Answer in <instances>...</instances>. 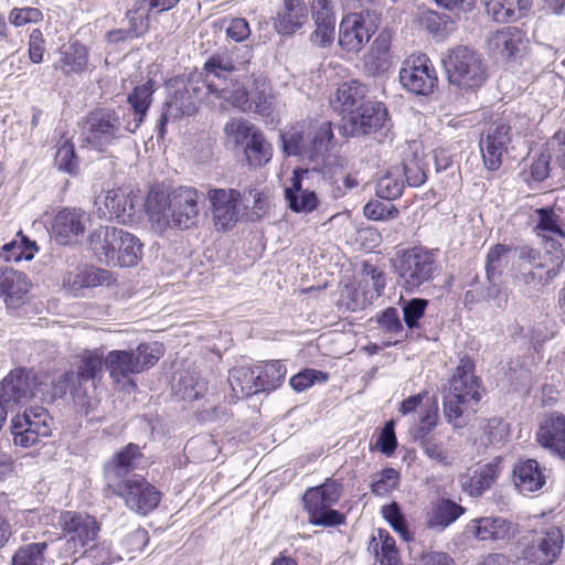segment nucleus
I'll return each mask as SVG.
<instances>
[{"mask_svg":"<svg viewBox=\"0 0 565 565\" xmlns=\"http://www.w3.org/2000/svg\"><path fill=\"white\" fill-rule=\"evenodd\" d=\"M332 145H324L321 150L319 159H312L309 164L311 169L321 172L322 175L331 182L337 183L340 177L344 173L347 160L345 158L331 153Z\"/></svg>","mask_w":565,"mask_h":565,"instance_id":"obj_43","label":"nucleus"},{"mask_svg":"<svg viewBox=\"0 0 565 565\" xmlns=\"http://www.w3.org/2000/svg\"><path fill=\"white\" fill-rule=\"evenodd\" d=\"M402 86L415 95L428 96L438 86L437 72L425 54L406 58L399 70Z\"/></svg>","mask_w":565,"mask_h":565,"instance_id":"obj_12","label":"nucleus"},{"mask_svg":"<svg viewBox=\"0 0 565 565\" xmlns=\"http://www.w3.org/2000/svg\"><path fill=\"white\" fill-rule=\"evenodd\" d=\"M120 228L114 226H99L88 236V244L100 263L111 265L115 252L120 239Z\"/></svg>","mask_w":565,"mask_h":565,"instance_id":"obj_36","label":"nucleus"},{"mask_svg":"<svg viewBox=\"0 0 565 565\" xmlns=\"http://www.w3.org/2000/svg\"><path fill=\"white\" fill-rule=\"evenodd\" d=\"M439 419L438 406L436 402L426 406L418 424L412 428L413 439L416 443H419L426 438L433 437L430 435L431 430L437 426Z\"/></svg>","mask_w":565,"mask_h":565,"instance_id":"obj_54","label":"nucleus"},{"mask_svg":"<svg viewBox=\"0 0 565 565\" xmlns=\"http://www.w3.org/2000/svg\"><path fill=\"white\" fill-rule=\"evenodd\" d=\"M401 473L394 468L382 469L374 476L371 491L376 497H386L399 484Z\"/></svg>","mask_w":565,"mask_h":565,"instance_id":"obj_55","label":"nucleus"},{"mask_svg":"<svg viewBox=\"0 0 565 565\" xmlns=\"http://www.w3.org/2000/svg\"><path fill=\"white\" fill-rule=\"evenodd\" d=\"M366 93V86L360 81H348L339 85L330 104L335 111L352 115L353 109L364 99Z\"/></svg>","mask_w":565,"mask_h":565,"instance_id":"obj_41","label":"nucleus"},{"mask_svg":"<svg viewBox=\"0 0 565 565\" xmlns=\"http://www.w3.org/2000/svg\"><path fill=\"white\" fill-rule=\"evenodd\" d=\"M427 306L428 300L423 298H413L403 303V319L409 329L418 328V321L424 317Z\"/></svg>","mask_w":565,"mask_h":565,"instance_id":"obj_64","label":"nucleus"},{"mask_svg":"<svg viewBox=\"0 0 565 565\" xmlns=\"http://www.w3.org/2000/svg\"><path fill=\"white\" fill-rule=\"evenodd\" d=\"M254 372L259 375L257 382L260 392L274 391L281 385L286 375V366L280 361H271L254 366Z\"/></svg>","mask_w":565,"mask_h":565,"instance_id":"obj_49","label":"nucleus"},{"mask_svg":"<svg viewBox=\"0 0 565 565\" xmlns=\"http://www.w3.org/2000/svg\"><path fill=\"white\" fill-rule=\"evenodd\" d=\"M388 125L387 108L382 102H367L358 113L343 119L342 131L345 136L359 137L374 134Z\"/></svg>","mask_w":565,"mask_h":565,"instance_id":"obj_15","label":"nucleus"},{"mask_svg":"<svg viewBox=\"0 0 565 565\" xmlns=\"http://www.w3.org/2000/svg\"><path fill=\"white\" fill-rule=\"evenodd\" d=\"M480 381L475 375V363L470 358H462L449 380L447 394L444 396V416L455 428L463 427L466 417L476 412L481 399Z\"/></svg>","mask_w":565,"mask_h":565,"instance_id":"obj_3","label":"nucleus"},{"mask_svg":"<svg viewBox=\"0 0 565 565\" xmlns=\"http://www.w3.org/2000/svg\"><path fill=\"white\" fill-rule=\"evenodd\" d=\"M184 93V88L179 87L166 102L157 125L159 139H163L166 135V126L170 120H177L183 116L189 117L196 113L199 105L191 98L189 94Z\"/></svg>","mask_w":565,"mask_h":565,"instance_id":"obj_29","label":"nucleus"},{"mask_svg":"<svg viewBox=\"0 0 565 565\" xmlns=\"http://www.w3.org/2000/svg\"><path fill=\"white\" fill-rule=\"evenodd\" d=\"M73 384L77 386L73 371L65 372L53 384L51 391L47 390V385L45 383L39 382V396L43 401L52 402L56 397L64 396L68 388L70 392L72 393Z\"/></svg>","mask_w":565,"mask_h":565,"instance_id":"obj_57","label":"nucleus"},{"mask_svg":"<svg viewBox=\"0 0 565 565\" xmlns=\"http://www.w3.org/2000/svg\"><path fill=\"white\" fill-rule=\"evenodd\" d=\"M443 62L449 83L461 90L472 92L486 83L484 58L471 46L458 45L449 50Z\"/></svg>","mask_w":565,"mask_h":565,"instance_id":"obj_6","label":"nucleus"},{"mask_svg":"<svg viewBox=\"0 0 565 565\" xmlns=\"http://www.w3.org/2000/svg\"><path fill=\"white\" fill-rule=\"evenodd\" d=\"M562 210L553 206L540 207L535 210L536 224L534 227L537 236L550 241L552 247L556 250V242L565 238V222L562 217Z\"/></svg>","mask_w":565,"mask_h":565,"instance_id":"obj_31","label":"nucleus"},{"mask_svg":"<svg viewBox=\"0 0 565 565\" xmlns=\"http://www.w3.org/2000/svg\"><path fill=\"white\" fill-rule=\"evenodd\" d=\"M163 345L159 342L140 343L136 350H113L105 358V366L110 377L120 382L153 366L163 355Z\"/></svg>","mask_w":565,"mask_h":565,"instance_id":"obj_8","label":"nucleus"},{"mask_svg":"<svg viewBox=\"0 0 565 565\" xmlns=\"http://www.w3.org/2000/svg\"><path fill=\"white\" fill-rule=\"evenodd\" d=\"M545 471L535 459H520L512 470L514 486L524 494L539 491L546 483Z\"/></svg>","mask_w":565,"mask_h":565,"instance_id":"obj_28","label":"nucleus"},{"mask_svg":"<svg viewBox=\"0 0 565 565\" xmlns=\"http://www.w3.org/2000/svg\"><path fill=\"white\" fill-rule=\"evenodd\" d=\"M511 140V126L501 119L491 122L483 131L479 146L488 170L497 171L501 167Z\"/></svg>","mask_w":565,"mask_h":565,"instance_id":"obj_17","label":"nucleus"},{"mask_svg":"<svg viewBox=\"0 0 565 565\" xmlns=\"http://www.w3.org/2000/svg\"><path fill=\"white\" fill-rule=\"evenodd\" d=\"M10 429L14 445L23 448H30L43 439L42 436L30 429V426H26L25 423H22L21 419H18L15 416L11 419Z\"/></svg>","mask_w":565,"mask_h":565,"instance_id":"obj_59","label":"nucleus"},{"mask_svg":"<svg viewBox=\"0 0 565 565\" xmlns=\"http://www.w3.org/2000/svg\"><path fill=\"white\" fill-rule=\"evenodd\" d=\"M254 367H236L231 371L228 382L237 397H249L260 392Z\"/></svg>","mask_w":565,"mask_h":565,"instance_id":"obj_47","label":"nucleus"},{"mask_svg":"<svg viewBox=\"0 0 565 565\" xmlns=\"http://www.w3.org/2000/svg\"><path fill=\"white\" fill-rule=\"evenodd\" d=\"M236 67L227 53L210 56L200 72L205 82L206 90L220 100L230 104L239 83L234 79Z\"/></svg>","mask_w":565,"mask_h":565,"instance_id":"obj_11","label":"nucleus"},{"mask_svg":"<svg viewBox=\"0 0 565 565\" xmlns=\"http://www.w3.org/2000/svg\"><path fill=\"white\" fill-rule=\"evenodd\" d=\"M149 13L148 8L143 2L138 3V6L127 12V19L129 21V29L127 30V35L131 38L141 36L149 26Z\"/></svg>","mask_w":565,"mask_h":565,"instance_id":"obj_61","label":"nucleus"},{"mask_svg":"<svg viewBox=\"0 0 565 565\" xmlns=\"http://www.w3.org/2000/svg\"><path fill=\"white\" fill-rule=\"evenodd\" d=\"M55 166L58 170L74 173L78 168V161L75 154L73 143L65 139L57 143V151L55 154Z\"/></svg>","mask_w":565,"mask_h":565,"instance_id":"obj_60","label":"nucleus"},{"mask_svg":"<svg viewBox=\"0 0 565 565\" xmlns=\"http://www.w3.org/2000/svg\"><path fill=\"white\" fill-rule=\"evenodd\" d=\"M527 43L525 33L516 26L502 28L488 39L489 51L501 58L515 57Z\"/></svg>","mask_w":565,"mask_h":565,"instance_id":"obj_26","label":"nucleus"},{"mask_svg":"<svg viewBox=\"0 0 565 565\" xmlns=\"http://www.w3.org/2000/svg\"><path fill=\"white\" fill-rule=\"evenodd\" d=\"M498 477L495 463L477 465L460 477L462 491L470 497H480Z\"/></svg>","mask_w":565,"mask_h":565,"instance_id":"obj_34","label":"nucleus"},{"mask_svg":"<svg viewBox=\"0 0 565 565\" xmlns=\"http://www.w3.org/2000/svg\"><path fill=\"white\" fill-rule=\"evenodd\" d=\"M486 11L495 22L507 23L525 17L533 0H484Z\"/></svg>","mask_w":565,"mask_h":565,"instance_id":"obj_39","label":"nucleus"},{"mask_svg":"<svg viewBox=\"0 0 565 565\" xmlns=\"http://www.w3.org/2000/svg\"><path fill=\"white\" fill-rule=\"evenodd\" d=\"M39 396V382L31 371L14 369L0 382V404L12 408Z\"/></svg>","mask_w":565,"mask_h":565,"instance_id":"obj_18","label":"nucleus"},{"mask_svg":"<svg viewBox=\"0 0 565 565\" xmlns=\"http://www.w3.org/2000/svg\"><path fill=\"white\" fill-rule=\"evenodd\" d=\"M563 259V252H556L554 257L551 258V264H547L546 260H541L521 270L522 280L531 288L545 286L558 275Z\"/></svg>","mask_w":565,"mask_h":565,"instance_id":"obj_42","label":"nucleus"},{"mask_svg":"<svg viewBox=\"0 0 565 565\" xmlns=\"http://www.w3.org/2000/svg\"><path fill=\"white\" fill-rule=\"evenodd\" d=\"M53 67L64 75L82 74L88 65V50L78 41L64 44Z\"/></svg>","mask_w":565,"mask_h":565,"instance_id":"obj_38","label":"nucleus"},{"mask_svg":"<svg viewBox=\"0 0 565 565\" xmlns=\"http://www.w3.org/2000/svg\"><path fill=\"white\" fill-rule=\"evenodd\" d=\"M245 154L249 164L253 166H262L270 160L271 147L265 141L262 131L254 135L253 139L248 141L245 147Z\"/></svg>","mask_w":565,"mask_h":565,"instance_id":"obj_56","label":"nucleus"},{"mask_svg":"<svg viewBox=\"0 0 565 565\" xmlns=\"http://www.w3.org/2000/svg\"><path fill=\"white\" fill-rule=\"evenodd\" d=\"M225 131L235 145H244L245 147L254 135L260 132L259 129L246 120H233L226 124Z\"/></svg>","mask_w":565,"mask_h":565,"instance_id":"obj_62","label":"nucleus"},{"mask_svg":"<svg viewBox=\"0 0 565 565\" xmlns=\"http://www.w3.org/2000/svg\"><path fill=\"white\" fill-rule=\"evenodd\" d=\"M308 175L309 169H296L290 179V185L285 189V199L289 209L295 213L310 214L320 204L316 191L305 186Z\"/></svg>","mask_w":565,"mask_h":565,"instance_id":"obj_22","label":"nucleus"},{"mask_svg":"<svg viewBox=\"0 0 565 565\" xmlns=\"http://www.w3.org/2000/svg\"><path fill=\"white\" fill-rule=\"evenodd\" d=\"M539 444L565 459V416L551 413L544 417L536 434Z\"/></svg>","mask_w":565,"mask_h":565,"instance_id":"obj_27","label":"nucleus"},{"mask_svg":"<svg viewBox=\"0 0 565 565\" xmlns=\"http://www.w3.org/2000/svg\"><path fill=\"white\" fill-rule=\"evenodd\" d=\"M466 512V508L451 499L438 500L427 513L426 526L435 532H443Z\"/></svg>","mask_w":565,"mask_h":565,"instance_id":"obj_40","label":"nucleus"},{"mask_svg":"<svg viewBox=\"0 0 565 565\" xmlns=\"http://www.w3.org/2000/svg\"><path fill=\"white\" fill-rule=\"evenodd\" d=\"M391 36L382 32L373 41L370 51L363 56L364 71L371 76H380L392 67L390 53Z\"/></svg>","mask_w":565,"mask_h":565,"instance_id":"obj_33","label":"nucleus"},{"mask_svg":"<svg viewBox=\"0 0 565 565\" xmlns=\"http://www.w3.org/2000/svg\"><path fill=\"white\" fill-rule=\"evenodd\" d=\"M282 150L287 156H297L309 163L318 160L324 145L334 143L330 121L303 120L280 134Z\"/></svg>","mask_w":565,"mask_h":565,"instance_id":"obj_5","label":"nucleus"},{"mask_svg":"<svg viewBox=\"0 0 565 565\" xmlns=\"http://www.w3.org/2000/svg\"><path fill=\"white\" fill-rule=\"evenodd\" d=\"M564 535L558 526L546 524L532 531L523 545L520 559L525 565H553L561 555Z\"/></svg>","mask_w":565,"mask_h":565,"instance_id":"obj_10","label":"nucleus"},{"mask_svg":"<svg viewBox=\"0 0 565 565\" xmlns=\"http://www.w3.org/2000/svg\"><path fill=\"white\" fill-rule=\"evenodd\" d=\"M200 193L193 186L181 185L169 193L151 190L146 210L152 227L160 233L168 230L184 231L198 225Z\"/></svg>","mask_w":565,"mask_h":565,"instance_id":"obj_2","label":"nucleus"},{"mask_svg":"<svg viewBox=\"0 0 565 565\" xmlns=\"http://www.w3.org/2000/svg\"><path fill=\"white\" fill-rule=\"evenodd\" d=\"M96 214L99 218L130 220L134 211V198L122 189L108 190L95 200Z\"/></svg>","mask_w":565,"mask_h":565,"instance_id":"obj_24","label":"nucleus"},{"mask_svg":"<svg viewBox=\"0 0 565 565\" xmlns=\"http://www.w3.org/2000/svg\"><path fill=\"white\" fill-rule=\"evenodd\" d=\"M510 252L511 247L504 244H497L489 249L486 259L487 280L500 279L509 264Z\"/></svg>","mask_w":565,"mask_h":565,"instance_id":"obj_52","label":"nucleus"},{"mask_svg":"<svg viewBox=\"0 0 565 565\" xmlns=\"http://www.w3.org/2000/svg\"><path fill=\"white\" fill-rule=\"evenodd\" d=\"M62 535L53 537V548L57 550L60 562L67 561L75 555H84L96 542L100 525L96 518L86 513L64 512L60 518Z\"/></svg>","mask_w":565,"mask_h":565,"instance_id":"obj_4","label":"nucleus"},{"mask_svg":"<svg viewBox=\"0 0 565 565\" xmlns=\"http://www.w3.org/2000/svg\"><path fill=\"white\" fill-rule=\"evenodd\" d=\"M29 287L28 277L22 271L9 267L0 269V297L4 298L8 307H18Z\"/></svg>","mask_w":565,"mask_h":565,"instance_id":"obj_35","label":"nucleus"},{"mask_svg":"<svg viewBox=\"0 0 565 565\" xmlns=\"http://www.w3.org/2000/svg\"><path fill=\"white\" fill-rule=\"evenodd\" d=\"M467 531L478 541L509 542L519 533V525L502 516H483L471 520Z\"/></svg>","mask_w":565,"mask_h":565,"instance_id":"obj_20","label":"nucleus"},{"mask_svg":"<svg viewBox=\"0 0 565 565\" xmlns=\"http://www.w3.org/2000/svg\"><path fill=\"white\" fill-rule=\"evenodd\" d=\"M308 7L303 0H284L275 18V28L280 34H294L308 22Z\"/></svg>","mask_w":565,"mask_h":565,"instance_id":"obj_32","label":"nucleus"},{"mask_svg":"<svg viewBox=\"0 0 565 565\" xmlns=\"http://www.w3.org/2000/svg\"><path fill=\"white\" fill-rule=\"evenodd\" d=\"M172 388L182 399L195 401L206 392V382L195 373L174 374Z\"/></svg>","mask_w":565,"mask_h":565,"instance_id":"obj_46","label":"nucleus"},{"mask_svg":"<svg viewBox=\"0 0 565 565\" xmlns=\"http://www.w3.org/2000/svg\"><path fill=\"white\" fill-rule=\"evenodd\" d=\"M369 551H373L381 565H399V555L393 536L384 530L379 529L369 543Z\"/></svg>","mask_w":565,"mask_h":565,"instance_id":"obj_45","label":"nucleus"},{"mask_svg":"<svg viewBox=\"0 0 565 565\" xmlns=\"http://www.w3.org/2000/svg\"><path fill=\"white\" fill-rule=\"evenodd\" d=\"M212 221L216 231L233 228L241 217L242 194L235 189H211L207 193Z\"/></svg>","mask_w":565,"mask_h":565,"instance_id":"obj_16","label":"nucleus"},{"mask_svg":"<svg viewBox=\"0 0 565 565\" xmlns=\"http://www.w3.org/2000/svg\"><path fill=\"white\" fill-rule=\"evenodd\" d=\"M405 180L402 177V170L391 167L387 172L379 179L376 183V195L386 201H393L399 198L405 188Z\"/></svg>","mask_w":565,"mask_h":565,"instance_id":"obj_50","label":"nucleus"},{"mask_svg":"<svg viewBox=\"0 0 565 565\" xmlns=\"http://www.w3.org/2000/svg\"><path fill=\"white\" fill-rule=\"evenodd\" d=\"M153 92L154 83L149 79L127 96L129 108L103 107L90 111L83 122V142L93 150L106 152L135 134L147 117Z\"/></svg>","mask_w":565,"mask_h":565,"instance_id":"obj_1","label":"nucleus"},{"mask_svg":"<svg viewBox=\"0 0 565 565\" xmlns=\"http://www.w3.org/2000/svg\"><path fill=\"white\" fill-rule=\"evenodd\" d=\"M274 104V95L269 82L263 75L254 76L248 86H238L230 105L242 111L269 115Z\"/></svg>","mask_w":565,"mask_h":565,"instance_id":"obj_14","label":"nucleus"},{"mask_svg":"<svg viewBox=\"0 0 565 565\" xmlns=\"http://www.w3.org/2000/svg\"><path fill=\"white\" fill-rule=\"evenodd\" d=\"M375 28L362 13L344 17L340 23L339 44L347 52H359L369 42Z\"/></svg>","mask_w":565,"mask_h":565,"instance_id":"obj_21","label":"nucleus"},{"mask_svg":"<svg viewBox=\"0 0 565 565\" xmlns=\"http://www.w3.org/2000/svg\"><path fill=\"white\" fill-rule=\"evenodd\" d=\"M120 239L115 252L114 260L111 265H119L121 267H131L138 264L142 244L139 238L135 235L120 228Z\"/></svg>","mask_w":565,"mask_h":565,"instance_id":"obj_44","label":"nucleus"},{"mask_svg":"<svg viewBox=\"0 0 565 565\" xmlns=\"http://www.w3.org/2000/svg\"><path fill=\"white\" fill-rule=\"evenodd\" d=\"M87 222L88 216L82 209L64 207L53 218L52 234L60 244H71L84 234Z\"/></svg>","mask_w":565,"mask_h":565,"instance_id":"obj_23","label":"nucleus"},{"mask_svg":"<svg viewBox=\"0 0 565 565\" xmlns=\"http://www.w3.org/2000/svg\"><path fill=\"white\" fill-rule=\"evenodd\" d=\"M15 417L43 438L49 437L52 433L53 418L43 406H29L23 413L17 414Z\"/></svg>","mask_w":565,"mask_h":565,"instance_id":"obj_48","label":"nucleus"},{"mask_svg":"<svg viewBox=\"0 0 565 565\" xmlns=\"http://www.w3.org/2000/svg\"><path fill=\"white\" fill-rule=\"evenodd\" d=\"M108 492L121 498L129 510L140 515H147L153 511L161 500L160 491L140 475L131 476L130 480Z\"/></svg>","mask_w":565,"mask_h":565,"instance_id":"obj_13","label":"nucleus"},{"mask_svg":"<svg viewBox=\"0 0 565 565\" xmlns=\"http://www.w3.org/2000/svg\"><path fill=\"white\" fill-rule=\"evenodd\" d=\"M58 552L53 548V540L35 542L20 546L13 557L12 565H54L58 562Z\"/></svg>","mask_w":565,"mask_h":565,"instance_id":"obj_30","label":"nucleus"},{"mask_svg":"<svg viewBox=\"0 0 565 565\" xmlns=\"http://www.w3.org/2000/svg\"><path fill=\"white\" fill-rule=\"evenodd\" d=\"M394 167L402 170V177L409 186H420L426 182L427 163L416 142L408 146L403 152L401 164Z\"/></svg>","mask_w":565,"mask_h":565,"instance_id":"obj_37","label":"nucleus"},{"mask_svg":"<svg viewBox=\"0 0 565 565\" xmlns=\"http://www.w3.org/2000/svg\"><path fill=\"white\" fill-rule=\"evenodd\" d=\"M342 494V484L328 479L324 483L310 488L303 494V505L309 514V522L317 526H335L345 522V515L332 509Z\"/></svg>","mask_w":565,"mask_h":565,"instance_id":"obj_7","label":"nucleus"},{"mask_svg":"<svg viewBox=\"0 0 565 565\" xmlns=\"http://www.w3.org/2000/svg\"><path fill=\"white\" fill-rule=\"evenodd\" d=\"M103 355L97 351H87L78 356V364L73 374L77 386L73 384L72 396L74 398L85 397L88 388H95L96 381L102 375Z\"/></svg>","mask_w":565,"mask_h":565,"instance_id":"obj_25","label":"nucleus"},{"mask_svg":"<svg viewBox=\"0 0 565 565\" xmlns=\"http://www.w3.org/2000/svg\"><path fill=\"white\" fill-rule=\"evenodd\" d=\"M110 273L100 268H84L74 275L70 284L75 289L92 288L104 284H109Z\"/></svg>","mask_w":565,"mask_h":565,"instance_id":"obj_53","label":"nucleus"},{"mask_svg":"<svg viewBox=\"0 0 565 565\" xmlns=\"http://www.w3.org/2000/svg\"><path fill=\"white\" fill-rule=\"evenodd\" d=\"M140 457L139 447L135 444H129L105 462L104 478L106 490L119 487V484L130 480V477L135 475L132 471L136 469L137 460Z\"/></svg>","mask_w":565,"mask_h":565,"instance_id":"obj_19","label":"nucleus"},{"mask_svg":"<svg viewBox=\"0 0 565 565\" xmlns=\"http://www.w3.org/2000/svg\"><path fill=\"white\" fill-rule=\"evenodd\" d=\"M382 514L393 530L397 532L404 541L411 540L405 518L396 502L383 507Z\"/></svg>","mask_w":565,"mask_h":565,"instance_id":"obj_63","label":"nucleus"},{"mask_svg":"<svg viewBox=\"0 0 565 565\" xmlns=\"http://www.w3.org/2000/svg\"><path fill=\"white\" fill-rule=\"evenodd\" d=\"M36 250L35 242L21 236L20 239H13L1 247L0 259L4 262L31 260Z\"/></svg>","mask_w":565,"mask_h":565,"instance_id":"obj_51","label":"nucleus"},{"mask_svg":"<svg viewBox=\"0 0 565 565\" xmlns=\"http://www.w3.org/2000/svg\"><path fill=\"white\" fill-rule=\"evenodd\" d=\"M424 454L433 461L441 466H450L452 463V457L445 444L436 436L426 438L419 441Z\"/></svg>","mask_w":565,"mask_h":565,"instance_id":"obj_58","label":"nucleus"},{"mask_svg":"<svg viewBox=\"0 0 565 565\" xmlns=\"http://www.w3.org/2000/svg\"><path fill=\"white\" fill-rule=\"evenodd\" d=\"M438 270V252L423 247L406 249L398 258L396 271L402 287L417 291L423 285L431 281Z\"/></svg>","mask_w":565,"mask_h":565,"instance_id":"obj_9","label":"nucleus"}]
</instances>
